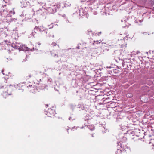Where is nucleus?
<instances>
[{"label":"nucleus","instance_id":"nucleus-14","mask_svg":"<svg viewBox=\"0 0 154 154\" xmlns=\"http://www.w3.org/2000/svg\"><path fill=\"white\" fill-rule=\"evenodd\" d=\"M142 20H139V22H142Z\"/></svg>","mask_w":154,"mask_h":154},{"label":"nucleus","instance_id":"nucleus-13","mask_svg":"<svg viewBox=\"0 0 154 154\" xmlns=\"http://www.w3.org/2000/svg\"><path fill=\"white\" fill-rule=\"evenodd\" d=\"M10 13L11 14V13H12V11H10Z\"/></svg>","mask_w":154,"mask_h":154},{"label":"nucleus","instance_id":"nucleus-11","mask_svg":"<svg viewBox=\"0 0 154 154\" xmlns=\"http://www.w3.org/2000/svg\"><path fill=\"white\" fill-rule=\"evenodd\" d=\"M38 28V27H36L34 29L35 30V31L36 30H37Z\"/></svg>","mask_w":154,"mask_h":154},{"label":"nucleus","instance_id":"nucleus-8","mask_svg":"<svg viewBox=\"0 0 154 154\" xmlns=\"http://www.w3.org/2000/svg\"><path fill=\"white\" fill-rule=\"evenodd\" d=\"M127 97H131L132 96V94L129 93L127 94Z\"/></svg>","mask_w":154,"mask_h":154},{"label":"nucleus","instance_id":"nucleus-4","mask_svg":"<svg viewBox=\"0 0 154 154\" xmlns=\"http://www.w3.org/2000/svg\"><path fill=\"white\" fill-rule=\"evenodd\" d=\"M94 43H93V45H94V43H96L97 44H98V43H100L101 42V41L100 40H99L98 41H94Z\"/></svg>","mask_w":154,"mask_h":154},{"label":"nucleus","instance_id":"nucleus-5","mask_svg":"<svg viewBox=\"0 0 154 154\" xmlns=\"http://www.w3.org/2000/svg\"><path fill=\"white\" fill-rule=\"evenodd\" d=\"M89 128L90 129V130H92L94 129V126H89Z\"/></svg>","mask_w":154,"mask_h":154},{"label":"nucleus","instance_id":"nucleus-7","mask_svg":"<svg viewBox=\"0 0 154 154\" xmlns=\"http://www.w3.org/2000/svg\"><path fill=\"white\" fill-rule=\"evenodd\" d=\"M51 54L52 55V56H53L54 57H58V56L57 54H54V53H51Z\"/></svg>","mask_w":154,"mask_h":154},{"label":"nucleus","instance_id":"nucleus-6","mask_svg":"<svg viewBox=\"0 0 154 154\" xmlns=\"http://www.w3.org/2000/svg\"><path fill=\"white\" fill-rule=\"evenodd\" d=\"M124 150H125V151H127L128 152H129V151H130V149H128V148L127 147H125L124 149Z\"/></svg>","mask_w":154,"mask_h":154},{"label":"nucleus","instance_id":"nucleus-9","mask_svg":"<svg viewBox=\"0 0 154 154\" xmlns=\"http://www.w3.org/2000/svg\"><path fill=\"white\" fill-rule=\"evenodd\" d=\"M56 45V44L55 43H53L51 44V45L52 46H55Z\"/></svg>","mask_w":154,"mask_h":154},{"label":"nucleus","instance_id":"nucleus-16","mask_svg":"<svg viewBox=\"0 0 154 154\" xmlns=\"http://www.w3.org/2000/svg\"><path fill=\"white\" fill-rule=\"evenodd\" d=\"M3 70H2V72H3Z\"/></svg>","mask_w":154,"mask_h":154},{"label":"nucleus","instance_id":"nucleus-12","mask_svg":"<svg viewBox=\"0 0 154 154\" xmlns=\"http://www.w3.org/2000/svg\"><path fill=\"white\" fill-rule=\"evenodd\" d=\"M12 13H13V14H14L15 12H14V11H13V12L12 11Z\"/></svg>","mask_w":154,"mask_h":154},{"label":"nucleus","instance_id":"nucleus-2","mask_svg":"<svg viewBox=\"0 0 154 154\" xmlns=\"http://www.w3.org/2000/svg\"><path fill=\"white\" fill-rule=\"evenodd\" d=\"M55 111L54 109H48L47 111H45V113L48 116L51 117L55 114Z\"/></svg>","mask_w":154,"mask_h":154},{"label":"nucleus","instance_id":"nucleus-3","mask_svg":"<svg viewBox=\"0 0 154 154\" xmlns=\"http://www.w3.org/2000/svg\"><path fill=\"white\" fill-rule=\"evenodd\" d=\"M23 51H26L28 50V48L27 47H25V46H23Z\"/></svg>","mask_w":154,"mask_h":154},{"label":"nucleus","instance_id":"nucleus-10","mask_svg":"<svg viewBox=\"0 0 154 154\" xmlns=\"http://www.w3.org/2000/svg\"><path fill=\"white\" fill-rule=\"evenodd\" d=\"M101 33V32H98V33H97L98 35H99Z\"/></svg>","mask_w":154,"mask_h":154},{"label":"nucleus","instance_id":"nucleus-15","mask_svg":"<svg viewBox=\"0 0 154 154\" xmlns=\"http://www.w3.org/2000/svg\"><path fill=\"white\" fill-rule=\"evenodd\" d=\"M54 35H52V37H54Z\"/></svg>","mask_w":154,"mask_h":154},{"label":"nucleus","instance_id":"nucleus-1","mask_svg":"<svg viewBox=\"0 0 154 154\" xmlns=\"http://www.w3.org/2000/svg\"><path fill=\"white\" fill-rule=\"evenodd\" d=\"M128 36H126L125 37L123 38V39H120L119 40L118 39V43L119 44V45L121 46V48H125L127 47V42H125V40H128Z\"/></svg>","mask_w":154,"mask_h":154}]
</instances>
